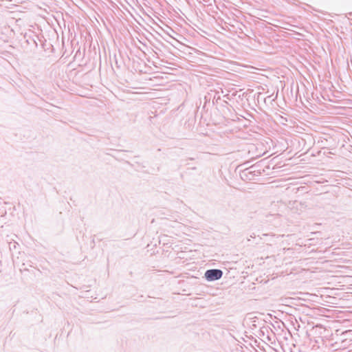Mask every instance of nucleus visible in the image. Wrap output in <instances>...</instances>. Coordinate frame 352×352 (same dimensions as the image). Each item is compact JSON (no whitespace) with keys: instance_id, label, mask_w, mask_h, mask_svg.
Here are the masks:
<instances>
[{"instance_id":"nucleus-1","label":"nucleus","mask_w":352,"mask_h":352,"mask_svg":"<svg viewBox=\"0 0 352 352\" xmlns=\"http://www.w3.org/2000/svg\"><path fill=\"white\" fill-rule=\"evenodd\" d=\"M222 272L220 270H209L205 273V276L208 280H218L222 276Z\"/></svg>"}]
</instances>
